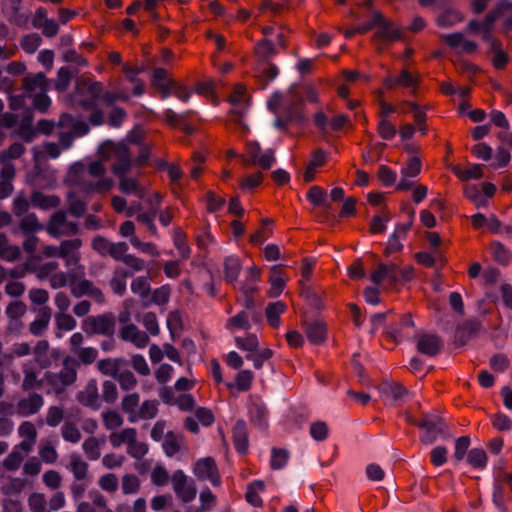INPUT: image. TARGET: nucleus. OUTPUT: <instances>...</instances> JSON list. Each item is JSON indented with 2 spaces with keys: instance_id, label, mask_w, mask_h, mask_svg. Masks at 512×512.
Masks as SVG:
<instances>
[{
  "instance_id": "63",
  "label": "nucleus",
  "mask_w": 512,
  "mask_h": 512,
  "mask_svg": "<svg viewBox=\"0 0 512 512\" xmlns=\"http://www.w3.org/2000/svg\"><path fill=\"white\" fill-rule=\"evenodd\" d=\"M140 487L139 479L134 474H126L122 478V490L124 494H133L138 491Z\"/></svg>"
},
{
  "instance_id": "40",
  "label": "nucleus",
  "mask_w": 512,
  "mask_h": 512,
  "mask_svg": "<svg viewBox=\"0 0 512 512\" xmlns=\"http://www.w3.org/2000/svg\"><path fill=\"white\" fill-rule=\"evenodd\" d=\"M483 165L482 164H472L467 169L460 170L458 169L455 171V174L458 178H460L462 181H468V180H478L483 178V171H482Z\"/></svg>"
},
{
  "instance_id": "56",
  "label": "nucleus",
  "mask_w": 512,
  "mask_h": 512,
  "mask_svg": "<svg viewBox=\"0 0 512 512\" xmlns=\"http://www.w3.org/2000/svg\"><path fill=\"white\" fill-rule=\"evenodd\" d=\"M71 78L72 75L69 68L66 66L61 67L57 72L55 88L60 92L65 91L70 84Z\"/></svg>"
},
{
  "instance_id": "50",
  "label": "nucleus",
  "mask_w": 512,
  "mask_h": 512,
  "mask_svg": "<svg viewBox=\"0 0 512 512\" xmlns=\"http://www.w3.org/2000/svg\"><path fill=\"white\" fill-rule=\"evenodd\" d=\"M61 432L63 439L67 442L78 443L81 439V432L73 423H64Z\"/></svg>"
},
{
  "instance_id": "16",
  "label": "nucleus",
  "mask_w": 512,
  "mask_h": 512,
  "mask_svg": "<svg viewBox=\"0 0 512 512\" xmlns=\"http://www.w3.org/2000/svg\"><path fill=\"white\" fill-rule=\"evenodd\" d=\"M52 311L48 306L39 309L34 321L29 325V331L32 335L39 337L47 330L51 319Z\"/></svg>"
},
{
  "instance_id": "52",
  "label": "nucleus",
  "mask_w": 512,
  "mask_h": 512,
  "mask_svg": "<svg viewBox=\"0 0 512 512\" xmlns=\"http://www.w3.org/2000/svg\"><path fill=\"white\" fill-rule=\"evenodd\" d=\"M115 379L118 380L121 389L124 391L133 389L137 384L134 374L129 370H124L122 372L118 371V375Z\"/></svg>"
},
{
  "instance_id": "14",
  "label": "nucleus",
  "mask_w": 512,
  "mask_h": 512,
  "mask_svg": "<svg viewBox=\"0 0 512 512\" xmlns=\"http://www.w3.org/2000/svg\"><path fill=\"white\" fill-rule=\"evenodd\" d=\"M44 399L38 393H32L26 398H22L17 403V408L22 416L36 414L43 406Z\"/></svg>"
},
{
  "instance_id": "19",
  "label": "nucleus",
  "mask_w": 512,
  "mask_h": 512,
  "mask_svg": "<svg viewBox=\"0 0 512 512\" xmlns=\"http://www.w3.org/2000/svg\"><path fill=\"white\" fill-rule=\"evenodd\" d=\"M376 27H378L376 35L384 40L398 41L403 38L402 32L394 28L393 23L387 20L383 15L381 20L376 24Z\"/></svg>"
},
{
  "instance_id": "24",
  "label": "nucleus",
  "mask_w": 512,
  "mask_h": 512,
  "mask_svg": "<svg viewBox=\"0 0 512 512\" xmlns=\"http://www.w3.org/2000/svg\"><path fill=\"white\" fill-rule=\"evenodd\" d=\"M466 463L473 469L482 471L487 467L488 456L483 448H472L468 451Z\"/></svg>"
},
{
  "instance_id": "48",
  "label": "nucleus",
  "mask_w": 512,
  "mask_h": 512,
  "mask_svg": "<svg viewBox=\"0 0 512 512\" xmlns=\"http://www.w3.org/2000/svg\"><path fill=\"white\" fill-rule=\"evenodd\" d=\"M228 326H233L242 330H249L251 328L249 313L245 310L238 312L228 320Z\"/></svg>"
},
{
  "instance_id": "31",
  "label": "nucleus",
  "mask_w": 512,
  "mask_h": 512,
  "mask_svg": "<svg viewBox=\"0 0 512 512\" xmlns=\"http://www.w3.org/2000/svg\"><path fill=\"white\" fill-rule=\"evenodd\" d=\"M20 229L24 235H31L44 229L35 213L25 215L20 221Z\"/></svg>"
},
{
  "instance_id": "41",
  "label": "nucleus",
  "mask_w": 512,
  "mask_h": 512,
  "mask_svg": "<svg viewBox=\"0 0 512 512\" xmlns=\"http://www.w3.org/2000/svg\"><path fill=\"white\" fill-rule=\"evenodd\" d=\"M471 439L469 436H460L455 440L454 446V459L457 462L464 460L465 456L468 455Z\"/></svg>"
},
{
  "instance_id": "18",
  "label": "nucleus",
  "mask_w": 512,
  "mask_h": 512,
  "mask_svg": "<svg viewBox=\"0 0 512 512\" xmlns=\"http://www.w3.org/2000/svg\"><path fill=\"white\" fill-rule=\"evenodd\" d=\"M30 203L35 208L48 210L57 208L60 205V198L56 195H45L41 191H33L30 197Z\"/></svg>"
},
{
  "instance_id": "4",
  "label": "nucleus",
  "mask_w": 512,
  "mask_h": 512,
  "mask_svg": "<svg viewBox=\"0 0 512 512\" xmlns=\"http://www.w3.org/2000/svg\"><path fill=\"white\" fill-rule=\"evenodd\" d=\"M505 486H507L512 494V473L501 472L493 475L492 483V503L500 512H508L507 502L511 500L506 494Z\"/></svg>"
},
{
  "instance_id": "45",
  "label": "nucleus",
  "mask_w": 512,
  "mask_h": 512,
  "mask_svg": "<svg viewBox=\"0 0 512 512\" xmlns=\"http://www.w3.org/2000/svg\"><path fill=\"white\" fill-rule=\"evenodd\" d=\"M273 356V351L269 348H265L259 350L252 354H247L246 359L253 361V366L255 369L259 370L263 367V363L266 360H269Z\"/></svg>"
},
{
  "instance_id": "26",
  "label": "nucleus",
  "mask_w": 512,
  "mask_h": 512,
  "mask_svg": "<svg viewBox=\"0 0 512 512\" xmlns=\"http://www.w3.org/2000/svg\"><path fill=\"white\" fill-rule=\"evenodd\" d=\"M286 310V305L282 301L270 302L265 309V316L268 323L277 328L280 325V315Z\"/></svg>"
},
{
  "instance_id": "35",
  "label": "nucleus",
  "mask_w": 512,
  "mask_h": 512,
  "mask_svg": "<svg viewBox=\"0 0 512 512\" xmlns=\"http://www.w3.org/2000/svg\"><path fill=\"white\" fill-rule=\"evenodd\" d=\"M289 459V451L284 448L273 447L271 450L270 465L273 470L283 469Z\"/></svg>"
},
{
  "instance_id": "23",
  "label": "nucleus",
  "mask_w": 512,
  "mask_h": 512,
  "mask_svg": "<svg viewBox=\"0 0 512 512\" xmlns=\"http://www.w3.org/2000/svg\"><path fill=\"white\" fill-rule=\"evenodd\" d=\"M257 289V285L239 284V290L242 293V298L238 301L248 313L258 309L257 302L253 297V294Z\"/></svg>"
},
{
  "instance_id": "1",
  "label": "nucleus",
  "mask_w": 512,
  "mask_h": 512,
  "mask_svg": "<svg viewBox=\"0 0 512 512\" xmlns=\"http://www.w3.org/2000/svg\"><path fill=\"white\" fill-rule=\"evenodd\" d=\"M79 365L77 359L72 356H66L62 361V369L59 372L47 371L44 374V379L56 394H61L67 386L72 385L76 381Z\"/></svg>"
},
{
  "instance_id": "39",
  "label": "nucleus",
  "mask_w": 512,
  "mask_h": 512,
  "mask_svg": "<svg viewBox=\"0 0 512 512\" xmlns=\"http://www.w3.org/2000/svg\"><path fill=\"white\" fill-rule=\"evenodd\" d=\"M131 291L134 294H139L141 299L148 298L151 292V287L146 276H139L131 282Z\"/></svg>"
},
{
  "instance_id": "6",
  "label": "nucleus",
  "mask_w": 512,
  "mask_h": 512,
  "mask_svg": "<svg viewBox=\"0 0 512 512\" xmlns=\"http://www.w3.org/2000/svg\"><path fill=\"white\" fill-rule=\"evenodd\" d=\"M103 146H108L112 149H115L116 160L112 165L113 174L117 178L127 175L133 165L128 147L125 144H119L115 146V144L110 140L106 141L102 147Z\"/></svg>"
},
{
  "instance_id": "32",
  "label": "nucleus",
  "mask_w": 512,
  "mask_h": 512,
  "mask_svg": "<svg viewBox=\"0 0 512 512\" xmlns=\"http://www.w3.org/2000/svg\"><path fill=\"white\" fill-rule=\"evenodd\" d=\"M137 431L135 428H125L119 433H112L109 437L110 443L113 447L117 448L121 444L126 443L127 445L130 442H134L136 439Z\"/></svg>"
},
{
  "instance_id": "43",
  "label": "nucleus",
  "mask_w": 512,
  "mask_h": 512,
  "mask_svg": "<svg viewBox=\"0 0 512 512\" xmlns=\"http://www.w3.org/2000/svg\"><path fill=\"white\" fill-rule=\"evenodd\" d=\"M70 470L77 480H83L87 476L88 464L82 461L77 455H72L70 460Z\"/></svg>"
},
{
  "instance_id": "10",
  "label": "nucleus",
  "mask_w": 512,
  "mask_h": 512,
  "mask_svg": "<svg viewBox=\"0 0 512 512\" xmlns=\"http://www.w3.org/2000/svg\"><path fill=\"white\" fill-rule=\"evenodd\" d=\"M294 87L295 84H293L290 88L291 93L294 94V100L285 107L283 111V116L285 117L288 123L303 124L306 121V117L303 112L304 99L299 97L294 92Z\"/></svg>"
},
{
  "instance_id": "62",
  "label": "nucleus",
  "mask_w": 512,
  "mask_h": 512,
  "mask_svg": "<svg viewBox=\"0 0 512 512\" xmlns=\"http://www.w3.org/2000/svg\"><path fill=\"white\" fill-rule=\"evenodd\" d=\"M126 111L121 107H113L108 115V125L113 128H120L126 118Z\"/></svg>"
},
{
  "instance_id": "58",
  "label": "nucleus",
  "mask_w": 512,
  "mask_h": 512,
  "mask_svg": "<svg viewBox=\"0 0 512 512\" xmlns=\"http://www.w3.org/2000/svg\"><path fill=\"white\" fill-rule=\"evenodd\" d=\"M64 419L63 409L59 406H50L47 410L46 423L50 427L58 426Z\"/></svg>"
},
{
  "instance_id": "12",
  "label": "nucleus",
  "mask_w": 512,
  "mask_h": 512,
  "mask_svg": "<svg viewBox=\"0 0 512 512\" xmlns=\"http://www.w3.org/2000/svg\"><path fill=\"white\" fill-rule=\"evenodd\" d=\"M71 294L75 298H81L83 296H89L95 301L101 303L104 301V295L102 291L95 287L93 282L87 279L79 281L71 288Z\"/></svg>"
},
{
  "instance_id": "60",
  "label": "nucleus",
  "mask_w": 512,
  "mask_h": 512,
  "mask_svg": "<svg viewBox=\"0 0 512 512\" xmlns=\"http://www.w3.org/2000/svg\"><path fill=\"white\" fill-rule=\"evenodd\" d=\"M165 454L168 457H172L180 451V445L173 432L166 434L165 440L162 444Z\"/></svg>"
},
{
  "instance_id": "8",
  "label": "nucleus",
  "mask_w": 512,
  "mask_h": 512,
  "mask_svg": "<svg viewBox=\"0 0 512 512\" xmlns=\"http://www.w3.org/2000/svg\"><path fill=\"white\" fill-rule=\"evenodd\" d=\"M417 351L428 357L437 356L443 348V340L436 334L422 333L416 335Z\"/></svg>"
},
{
  "instance_id": "33",
  "label": "nucleus",
  "mask_w": 512,
  "mask_h": 512,
  "mask_svg": "<svg viewBox=\"0 0 512 512\" xmlns=\"http://www.w3.org/2000/svg\"><path fill=\"white\" fill-rule=\"evenodd\" d=\"M414 321L410 314H405L401 318L400 326H390L388 329L389 336L396 342H399L404 337L403 329L407 327H414Z\"/></svg>"
},
{
  "instance_id": "29",
  "label": "nucleus",
  "mask_w": 512,
  "mask_h": 512,
  "mask_svg": "<svg viewBox=\"0 0 512 512\" xmlns=\"http://www.w3.org/2000/svg\"><path fill=\"white\" fill-rule=\"evenodd\" d=\"M307 199L314 206H321L326 210L331 209V204L327 200V193L320 186H312L307 192Z\"/></svg>"
},
{
  "instance_id": "36",
  "label": "nucleus",
  "mask_w": 512,
  "mask_h": 512,
  "mask_svg": "<svg viewBox=\"0 0 512 512\" xmlns=\"http://www.w3.org/2000/svg\"><path fill=\"white\" fill-rule=\"evenodd\" d=\"M119 178V189L122 193L130 195L134 194L141 196L142 188L136 179L127 177V175L118 177Z\"/></svg>"
},
{
  "instance_id": "28",
  "label": "nucleus",
  "mask_w": 512,
  "mask_h": 512,
  "mask_svg": "<svg viewBox=\"0 0 512 512\" xmlns=\"http://www.w3.org/2000/svg\"><path fill=\"white\" fill-rule=\"evenodd\" d=\"M256 54L259 63L270 62L271 58L277 54V50L269 39H261L256 45Z\"/></svg>"
},
{
  "instance_id": "25",
  "label": "nucleus",
  "mask_w": 512,
  "mask_h": 512,
  "mask_svg": "<svg viewBox=\"0 0 512 512\" xmlns=\"http://www.w3.org/2000/svg\"><path fill=\"white\" fill-rule=\"evenodd\" d=\"M491 255L500 265H508L512 259V252L499 241H493L490 245Z\"/></svg>"
},
{
  "instance_id": "64",
  "label": "nucleus",
  "mask_w": 512,
  "mask_h": 512,
  "mask_svg": "<svg viewBox=\"0 0 512 512\" xmlns=\"http://www.w3.org/2000/svg\"><path fill=\"white\" fill-rule=\"evenodd\" d=\"M46 503L45 495L42 493H32L28 498V505L32 512H44Z\"/></svg>"
},
{
  "instance_id": "51",
  "label": "nucleus",
  "mask_w": 512,
  "mask_h": 512,
  "mask_svg": "<svg viewBox=\"0 0 512 512\" xmlns=\"http://www.w3.org/2000/svg\"><path fill=\"white\" fill-rule=\"evenodd\" d=\"M421 167L422 164L420 158L417 156H412L409 158L407 165L401 169V176H409L410 178H414L421 172Z\"/></svg>"
},
{
  "instance_id": "61",
  "label": "nucleus",
  "mask_w": 512,
  "mask_h": 512,
  "mask_svg": "<svg viewBox=\"0 0 512 512\" xmlns=\"http://www.w3.org/2000/svg\"><path fill=\"white\" fill-rule=\"evenodd\" d=\"M378 178L386 187H390L395 184L397 175L394 170L386 165H381L378 170Z\"/></svg>"
},
{
  "instance_id": "47",
  "label": "nucleus",
  "mask_w": 512,
  "mask_h": 512,
  "mask_svg": "<svg viewBox=\"0 0 512 512\" xmlns=\"http://www.w3.org/2000/svg\"><path fill=\"white\" fill-rule=\"evenodd\" d=\"M310 436L318 442L324 441L328 437V426L324 421H316L310 425Z\"/></svg>"
},
{
  "instance_id": "49",
  "label": "nucleus",
  "mask_w": 512,
  "mask_h": 512,
  "mask_svg": "<svg viewBox=\"0 0 512 512\" xmlns=\"http://www.w3.org/2000/svg\"><path fill=\"white\" fill-rule=\"evenodd\" d=\"M42 39L37 33L25 35L21 40V47L27 53H34L41 45Z\"/></svg>"
},
{
  "instance_id": "21",
  "label": "nucleus",
  "mask_w": 512,
  "mask_h": 512,
  "mask_svg": "<svg viewBox=\"0 0 512 512\" xmlns=\"http://www.w3.org/2000/svg\"><path fill=\"white\" fill-rule=\"evenodd\" d=\"M70 125L72 127L71 132L74 134L75 137L85 136L90 131V127L85 121H75L72 115L68 113L62 114L59 119V126L66 127Z\"/></svg>"
},
{
  "instance_id": "46",
  "label": "nucleus",
  "mask_w": 512,
  "mask_h": 512,
  "mask_svg": "<svg viewBox=\"0 0 512 512\" xmlns=\"http://www.w3.org/2000/svg\"><path fill=\"white\" fill-rule=\"evenodd\" d=\"M388 82L404 87H412L414 90L418 85L417 79L408 70H402L399 76L396 78H389Z\"/></svg>"
},
{
  "instance_id": "54",
  "label": "nucleus",
  "mask_w": 512,
  "mask_h": 512,
  "mask_svg": "<svg viewBox=\"0 0 512 512\" xmlns=\"http://www.w3.org/2000/svg\"><path fill=\"white\" fill-rule=\"evenodd\" d=\"M377 131L380 137L384 140H392L396 134V127L387 119H380L377 126Z\"/></svg>"
},
{
  "instance_id": "59",
  "label": "nucleus",
  "mask_w": 512,
  "mask_h": 512,
  "mask_svg": "<svg viewBox=\"0 0 512 512\" xmlns=\"http://www.w3.org/2000/svg\"><path fill=\"white\" fill-rule=\"evenodd\" d=\"M448 449L439 445L432 449L430 453V461L435 467H440L447 462Z\"/></svg>"
},
{
  "instance_id": "44",
  "label": "nucleus",
  "mask_w": 512,
  "mask_h": 512,
  "mask_svg": "<svg viewBox=\"0 0 512 512\" xmlns=\"http://www.w3.org/2000/svg\"><path fill=\"white\" fill-rule=\"evenodd\" d=\"M82 448L91 461H96L100 458L99 442L95 437L87 438L82 445Z\"/></svg>"
},
{
  "instance_id": "37",
  "label": "nucleus",
  "mask_w": 512,
  "mask_h": 512,
  "mask_svg": "<svg viewBox=\"0 0 512 512\" xmlns=\"http://www.w3.org/2000/svg\"><path fill=\"white\" fill-rule=\"evenodd\" d=\"M269 282L271 287L268 294L271 298H277L284 290L285 280L279 274L276 266L272 268V275L269 279Z\"/></svg>"
},
{
  "instance_id": "27",
  "label": "nucleus",
  "mask_w": 512,
  "mask_h": 512,
  "mask_svg": "<svg viewBox=\"0 0 512 512\" xmlns=\"http://www.w3.org/2000/svg\"><path fill=\"white\" fill-rule=\"evenodd\" d=\"M66 220V213L64 211L60 210L55 212L50 217L46 228L47 233L54 238H59L63 234L60 228L65 226Z\"/></svg>"
},
{
  "instance_id": "11",
  "label": "nucleus",
  "mask_w": 512,
  "mask_h": 512,
  "mask_svg": "<svg viewBox=\"0 0 512 512\" xmlns=\"http://www.w3.org/2000/svg\"><path fill=\"white\" fill-rule=\"evenodd\" d=\"M232 438L235 450L241 455L246 454L249 448V439L247 424L244 420L236 421L232 430Z\"/></svg>"
},
{
  "instance_id": "9",
  "label": "nucleus",
  "mask_w": 512,
  "mask_h": 512,
  "mask_svg": "<svg viewBox=\"0 0 512 512\" xmlns=\"http://www.w3.org/2000/svg\"><path fill=\"white\" fill-rule=\"evenodd\" d=\"M482 329V325L477 320H467L456 327L454 333V344L456 347L465 346Z\"/></svg>"
},
{
  "instance_id": "3",
  "label": "nucleus",
  "mask_w": 512,
  "mask_h": 512,
  "mask_svg": "<svg viewBox=\"0 0 512 512\" xmlns=\"http://www.w3.org/2000/svg\"><path fill=\"white\" fill-rule=\"evenodd\" d=\"M82 330L88 335H103L111 338L115 334L116 321L112 313L88 316L82 322Z\"/></svg>"
},
{
  "instance_id": "17",
  "label": "nucleus",
  "mask_w": 512,
  "mask_h": 512,
  "mask_svg": "<svg viewBox=\"0 0 512 512\" xmlns=\"http://www.w3.org/2000/svg\"><path fill=\"white\" fill-rule=\"evenodd\" d=\"M305 333L311 343L319 345L326 339L327 328L323 321L314 320L310 323H306Z\"/></svg>"
},
{
  "instance_id": "7",
  "label": "nucleus",
  "mask_w": 512,
  "mask_h": 512,
  "mask_svg": "<svg viewBox=\"0 0 512 512\" xmlns=\"http://www.w3.org/2000/svg\"><path fill=\"white\" fill-rule=\"evenodd\" d=\"M193 473L198 480L209 481L215 487L221 484L218 468L212 457L198 459L194 464Z\"/></svg>"
},
{
  "instance_id": "38",
  "label": "nucleus",
  "mask_w": 512,
  "mask_h": 512,
  "mask_svg": "<svg viewBox=\"0 0 512 512\" xmlns=\"http://www.w3.org/2000/svg\"><path fill=\"white\" fill-rule=\"evenodd\" d=\"M235 344L240 350L249 352L252 354L258 351L259 341L255 334H248L246 338L236 337Z\"/></svg>"
},
{
  "instance_id": "42",
  "label": "nucleus",
  "mask_w": 512,
  "mask_h": 512,
  "mask_svg": "<svg viewBox=\"0 0 512 512\" xmlns=\"http://www.w3.org/2000/svg\"><path fill=\"white\" fill-rule=\"evenodd\" d=\"M20 254L18 247H9L8 239L4 233H0V257L5 258L7 261H15Z\"/></svg>"
},
{
  "instance_id": "5",
  "label": "nucleus",
  "mask_w": 512,
  "mask_h": 512,
  "mask_svg": "<svg viewBox=\"0 0 512 512\" xmlns=\"http://www.w3.org/2000/svg\"><path fill=\"white\" fill-rule=\"evenodd\" d=\"M173 490L176 496L184 503H189L195 499L197 489L193 480L188 481L187 475L183 470H176L171 477Z\"/></svg>"
},
{
  "instance_id": "30",
  "label": "nucleus",
  "mask_w": 512,
  "mask_h": 512,
  "mask_svg": "<svg viewBox=\"0 0 512 512\" xmlns=\"http://www.w3.org/2000/svg\"><path fill=\"white\" fill-rule=\"evenodd\" d=\"M381 390L384 393L390 394L394 402H404L409 396L407 388L400 383H384Z\"/></svg>"
},
{
  "instance_id": "13",
  "label": "nucleus",
  "mask_w": 512,
  "mask_h": 512,
  "mask_svg": "<svg viewBox=\"0 0 512 512\" xmlns=\"http://www.w3.org/2000/svg\"><path fill=\"white\" fill-rule=\"evenodd\" d=\"M251 422L260 430L268 426V410L263 401L257 399L251 403L249 408Z\"/></svg>"
},
{
  "instance_id": "34",
  "label": "nucleus",
  "mask_w": 512,
  "mask_h": 512,
  "mask_svg": "<svg viewBox=\"0 0 512 512\" xmlns=\"http://www.w3.org/2000/svg\"><path fill=\"white\" fill-rule=\"evenodd\" d=\"M121 362L122 359L120 358H116L114 360L110 358L101 359L98 361L97 367L102 374L116 378L120 369Z\"/></svg>"
},
{
  "instance_id": "15",
  "label": "nucleus",
  "mask_w": 512,
  "mask_h": 512,
  "mask_svg": "<svg viewBox=\"0 0 512 512\" xmlns=\"http://www.w3.org/2000/svg\"><path fill=\"white\" fill-rule=\"evenodd\" d=\"M442 40L451 48L462 47L463 52L472 54L477 50V43L471 40L464 39L461 32H454L450 34L441 35Z\"/></svg>"
},
{
  "instance_id": "53",
  "label": "nucleus",
  "mask_w": 512,
  "mask_h": 512,
  "mask_svg": "<svg viewBox=\"0 0 512 512\" xmlns=\"http://www.w3.org/2000/svg\"><path fill=\"white\" fill-rule=\"evenodd\" d=\"M490 367L498 373L505 372L510 366V361L505 354H494L489 360Z\"/></svg>"
},
{
  "instance_id": "55",
  "label": "nucleus",
  "mask_w": 512,
  "mask_h": 512,
  "mask_svg": "<svg viewBox=\"0 0 512 512\" xmlns=\"http://www.w3.org/2000/svg\"><path fill=\"white\" fill-rule=\"evenodd\" d=\"M236 387L238 391L245 392L251 387L253 374L250 370H240L236 375Z\"/></svg>"
},
{
  "instance_id": "22",
  "label": "nucleus",
  "mask_w": 512,
  "mask_h": 512,
  "mask_svg": "<svg viewBox=\"0 0 512 512\" xmlns=\"http://www.w3.org/2000/svg\"><path fill=\"white\" fill-rule=\"evenodd\" d=\"M23 86L29 93L35 92L37 89H39L40 92H43L49 89L50 82L43 72H38L33 76L24 77Z\"/></svg>"
},
{
  "instance_id": "2",
  "label": "nucleus",
  "mask_w": 512,
  "mask_h": 512,
  "mask_svg": "<svg viewBox=\"0 0 512 512\" xmlns=\"http://www.w3.org/2000/svg\"><path fill=\"white\" fill-rule=\"evenodd\" d=\"M418 428L423 431L420 435V441L424 445H431L438 438L447 439L450 437L445 420L434 414H426L418 423Z\"/></svg>"
},
{
  "instance_id": "20",
  "label": "nucleus",
  "mask_w": 512,
  "mask_h": 512,
  "mask_svg": "<svg viewBox=\"0 0 512 512\" xmlns=\"http://www.w3.org/2000/svg\"><path fill=\"white\" fill-rule=\"evenodd\" d=\"M223 268L225 281L230 284L236 283L242 269L240 259L234 255L227 256L224 259Z\"/></svg>"
},
{
  "instance_id": "57",
  "label": "nucleus",
  "mask_w": 512,
  "mask_h": 512,
  "mask_svg": "<svg viewBox=\"0 0 512 512\" xmlns=\"http://www.w3.org/2000/svg\"><path fill=\"white\" fill-rule=\"evenodd\" d=\"M258 72L267 81H273L279 74V68L271 62L259 63Z\"/></svg>"
}]
</instances>
